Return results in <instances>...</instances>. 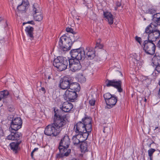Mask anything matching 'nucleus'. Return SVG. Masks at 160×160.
<instances>
[{"mask_svg":"<svg viewBox=\"0 0 160 160\" xmlns=\"http://www.w3.org/2000/svg\"><path fill=\"white\" fill-rule=\"evenodd\" d=\"M53 116V122L49 124L45 128L44 133L47 136L56 137L65 127L67 119L66 115H60L59 111H55Z\"/></svg>","mask_w":160,"mask_h":160,"instance_id":"obj_1","label":"nucleus"},{"mask_svg":"<svg viewBox=\"0 0 160 160\" xmlns=\"http://www.w3.org/2000/svg\"><path fill=\"white\" fill-rule=\"evenodd\" d=\"M157 28L155 25L151 23L146 28L142 37L145 36L144 34H147L148 40L153 42L156 41L160 37V31Z\"/></svg>","mask_w":160,"mask_h":160,"instance_id":"obj_2","label":"nucleus"},{"mask_svg":"<svg viewBox=\"0 0 160 160\" xmlns=\"http://www.w3.org/2000/svg\"><path fill=\"white\" fill-rule=\"evenodd\" d=\"M68 60L62 56H58L53 61V64L58 70L62 71L65 70L67 68Z\"/></svg>","mask_w":160,"mask_h":160,"instance_id":"obj_3","label":"nucleus"},{"mask_svg":"<svg viewBox=\"0 0 160 160\" xmlns=\"http://www.w3.org/2000/svg\"><path fill=\"white\" fill-rule=\"evenodd\" d=\"M72 41L70 38L64 34L60 38L58 42L59 47L63 51L69 50L71 48V45Z\"/></svg>","mask_w":160,"mask_h":160,"instance_id":"obj_4","label":"nucleus"},{"mask_svg":"<svg viewBox=\"0 0 160 160\" xmlns=\"http://www.w3.org/2000/svg\"><path fill=\"white\" fill-rule=\"evenodd\" d=\"M70 53L71 57L77 61L83 60L86 58L84 49L82 48L72 49Z\"/></svg>","mask_w":160,"mask_h":160,"instance_id":"obj_5","label":"nucleus"},{"mask_svg":"<svg viewBox=\"0 0 160 160\" xmlns=\"http://www.w3.org/2000/svg\"><path fill=\"white\" fill-rule=\"evenodd\" d=\"M143 50L147 54L150 55H153L154 54L156 47L153 42L146 40L143 42Z\"/></svg>","mask_w":160,"mask_h":160,"instance_id":"obj_6","label":"nucleus"},{"mask_svg":"<svg viewBox=\"0 0 160 160\" xmlns=\"http://www.w3.org/2000/svg\"><path fill=\"white\" fill-rule=\"evenodd\" d=\"M32 13L36 21L40 22L43 19L42 15L41 13V10L37 3H34L32 6Z\"/></svg>","mask_w":160,"mask_h":160,"instance_id":"obj_7","label":"nucleus"},{"mask_svg":"<svg viewBox=\"0 0 160 160\" xmlns=\"http://www.w3.org/2000/svg\"><path fill=\"white\" fill-rule=\"evenodd\" d=\"M122 82L121 80L107 79L105 82L106 85L108 87H112L117 89L119 92H122V89L121 88Z\"/></svg>","mask_w":160,"mask_h":160,"instance_id":"obj_8","label":"nucleus"},{"mask_svg":"<svg viewBox=\"0 0 160 160\" xmlns=\"http://www.w3.org/2000/svg\"><path fill=\"white\" fill-rule=\"evenodd\" d=\"M72 81V79L70 77H64L60 80L58 87L62 90L67 89L69 88Z\"/></svg>","mask_w":160,"mask_h":160,"instance_id":"obj_9","label":"nucleus"},{"mask_svg":"<svg viewBox=\"0 0 160 160\" xmlns=\"http://www.w3.org/2000/svg\"><path fill=\"white\" fill-rule=\"evenodd\" d=\"M78 94L75 91L67 89L63 95L64 99L70 102H74L77 99Z\"/></svg>","mask_w":160,"mask_h":160,"instance_id":"obj_10","label":"nucleus"},{"mask_svg":"<svg viewBox=\"0 0 160 160\" xmlns=\"http://www.w3.org/2000/svg\"><path fill=\"white\" fill-rule=\"evenodd\" d=\"M68 62L69 68L73 72L78 71L82 68V66L79 61L71 58L68 60Z\"/></svg>","mask_w":160,"mask_h":160,"instance_id":"obj_11","label":"nucleus"},{"mask_svg":"<svg viewBox=\"0 0 160 160\" xmlns=\"http://www.w3.org/2000/svg\"><path fill=\"white\" fill-rule=\"evenodd\" d=\"M22 125V121L20 117H16L10 122V127L12 130L17 131Z\"/></svg>","mask_w":160,"mask_h":160,"instance_id":"obj_12","label":"nucleus"},{"mask_svg":"<svg viewBox=\"0 0 160 160\" xmlns=\"http://www.w3.org/2000/svg\"><path fill=\"white\" fill-rule=\"evenodd\" d=\"M70 143L69 136L66 134L65 135L61 138L60 142L58 149L60 151H62V148L60 147L63 148V147H69Z\"/></svg>","mask_w":160,"mask_h":160,"instance_id":"obj_13","label":"nucleus"},{"mask_svg":"<svg viewBox=\"0 0 160 160\" xmlns=\"http://www.w3.org/2000/svg\"><path fill=\"white\" fill-rule=\"evenodd\" d=\"M69 147H63V148L60 147L62 148V151H60L59 150V153L56 154V158H63L64 157H67L70 153L71 149L68 148Z\"/></svg>","mask_w":160,"mask_h":160,"instance_id":"obj_14","label":"nucleus"},{"mask_svg":"<svg viewBox=\"0 0 160 160\" xmlns=\"http://www.w3.org/2000/svg\"><path fill=\"white\" fill-rule=\"evenodd\" d=\"M86 57L88 60H92L96 56L95 51L92 47H87L84 50Z\"/></svg>","mask_w":160,"mask_h":160,"instance_id":"obj_15","label":"nucleus"},{"mask_svg":"<svg viewBox=\"0 0 160 160\" xmlns=\"http://www.w3.org/2000/svg\"><path fill=\"white\" fill-rule=\"evenodd\" d=\"M14 132H12L11 134L8 135L6 138L8 140L17 141L21 140H20L22 137L21 133L18 132H17L16 131Z\"/></svg>","mask_w":160,"mask_h":160,"instance_id":"obj_16","label":"nucleus"},{"mask_svg":"<svg viewBox=\"0 0 160 160\" xmlns=\"http://www.w3.org/2000/svg\"><path fill=\"white\" fill-rule=\"evenodd\" d=\"M22 141V140H19L12 142L10 144L9 146L10 148L14 153H17L19 150L20 148H19V145L21 143Z\"/></svg>","mask_w":160,"mask_h":160,"instance_id":"obj_17","label":"nucleus"},{"mask_svg":"<svg viewBox=\"0 0 160 160\" xmlns=\"http://www.w3.org/2000/svg\"><path fill=\"white\" fill-rule=\"evenodd\" d=\"M117 102V97L114 95L109 100H106V103L108 109H110L115 106Z\"/></svg>","mask_w":160,"mask_h":160,"instance_id":"obj_18","label":"nucleus"},{"mask_svg":"<svg viewBox=\"0 0 160 160\" xmlns=\"http://www.w3.org/2000/svg\"><path fill=\"white\" fill-rule=\"evenodd\" d=\"M73 107V104L66 102H64L62 104V107H60L61 110L65 112H68L71 111Z\"/></svg>","mask_w":160,"mask_h":160,"instance_id":"obj_19","label":"nucleus"},{"mask_svg":"<svg viewBox=\"0 0 160 160\" xmlns=\"http://www.w3.org/2000/svg\"><path fill=\"white\" fill-rule=\"evenodd\" d=\"M85 125L81 121L78 122L74 127V128L76 127V129L75 130L76 133H82L84 132L85 130Z\"/></svg>","mask_w":160,"mask_h":160,"instance_id":"obj_20","label":"nucleus"},{"mask_svg":"<svg viewBox=\"0 0 160 160\" xmlns=\"http://www.w3.org/2000/svg\"><path fill=\"white\" fill-rule=\"evenodd\" d=\"M153 25H155V27H157L158 26H160V12L156 13L152 15V18Z\"/></svg>","mask_w":160,"mask_h":160,"instance_id":"obj_21","label":"nucleus"},{"mask_svg":"<svg viewBox=\"0 0 160 160\" xmlns=\"http://www.w3.org/2000/svg\"><path fill=\"white\" fill-rule=\"evenodd\" d=\"M103 16L109 24L111 25L113 24V15L110 12L108 11H103Z\"/></svg>","mask_w":160,"mask_h":160,"instance_id":"obj_22","label":"nucleus"},{"mask_svg":"<svg viewBox=\"0 0 160 160\" xmlns=\"http://www.w3.org/2000/svg\"><path fill=\"white\" fill-rule=\"evenodd\" d=\"M25 30L27 36L31 40H33V28L30 26H28L26 27Z\"/></svg>","mask_w":160,"mask_h":160,"instance_id":"obj_23","label":"nucleus"},{"mask_svg":"<svg viewBox=\"0 0 160 160\" xmlns=\"http://www.w3.org/2000/svg\"><path fill=\"white\" fill-rule=\"evenodd\" d=\"M81 136L78 134L73 136L72 137V143L73 145L76 146H79L83 142L82 140L81 139Z\"/></svg>","mask_w":160,"mask_h":160,"instance_id":"obj_24","label":"nucleus"},{"mask_svg":"<svg viewBox=\"0 0 160 160\" xmlns=\"http://www.w3.org/2000/svg\"><path fill=\"white\" fill-rule=\"evenodd\" d=\"M68 89L69 90H71L72 91H75L76 92H79L80 90V87L78 83L72 82V83H71Z\"/></svg>","mask_w":160,"mask_h":160,"instance_id":"obj_25","label":"nucleus"},{"mask_svg":"<svg viewBox=\"0 0 160 160\" xmlns=\"http://www.w3.org/2000/svg\"><path fill=\"white\" fill-rule=\"evenodd\" d=\"M90 145V143L87 141L82 142L79 146L82 152H86L88 151V148Z\"/></svg>","mask_w":160,"mask_h":160,"instance_id":"obj_26","label":"nucleus"},{"mask_svg":"<svg viewBox=\"0 0 160 160\" xmlns=\"http://www.w3.org/2000/svg\"><path fill=\"white\" fill-rule=\"evenodd\" d=\"M25 0H23L22 3L18 6L17 9L18 11H23L25 10L26 7L28 5V2H25Z\"/></svg>","mask_w":160,"mask_h":160,"instance_id":"obj_27","label":"nucleus"},{"mask_svg":"<svg viewBox=\"0 0 160 160\" xmlns=\"http://www.w3.org/2000/svg\"><path fill=\"white\" fill-rule=\"evenodd\" d=\"M152 65L153 67H155L160 64V56L159 55H156L155 54L152 58Z\"/></svg>","mask_w":160,"mask_h":160,"instance_id":"obj_28","label":"nucleus"},{"mask_svg":"<svg viewBox=\"0 0 160 160\" xmlns=\"http://www.w3.org/2000/svg\"><path fill=\"white\" fill-rule=\"evenodd\" d=\"M89 133L88 132L84 131L82 133H79L78 134L80 135V136H81V139L83 140V141H85L87 139Z\"/></svg>","mask_w":160,"mask_h":160,"instance_id":"obj_29","label":"nucleus"},{"mask_svg":"<svg viewBox=\"0 0 160 160\" xmlns=\"http://www.w3.org/2000/svg\"><path fill=\"white\" fill-rule=\"evenodd\" d=\"M92 118L90 117L86 116L82 119V122L85 125L91 123Z\"/></svg>","mask_w":160,"mask_h":160,"instance_id":"obj_30","label":"nucleus"},{"mask_svg":"<svg viewBox=\"0 0 160 160\" xmlns=\"http://www.w3.org/2000/svg\"><path fill=\"white\" fill-rule=\"evenodd\" d=\"M78 81L81 83H84L86 81V78L82 73H80L78 75Z\"/></svg>","mask_w":160,"mask_h":160,"instance_id":"obj_31","label":"nucleus"},{"mask_svg":"<svg viewBox=\"0 0 160 160\" xmlns=\"http://www.w3.org/2000/svg\"><path fill=\"white\" fill-rule=\"evenodd\" d=\"M1 96L2 99L7 98L9 94V92L7 90H4L0 92Z\"/></svg>","mask_w":160,"mask_h":160,"instance_id":"obj_32","label":"nucleus"},{"mask_svg":"<svg viewBox=\"0 0 160 160\" xmlns=\"http://www.w3.org/2000/svg\"><path fill=\"white\" fill-rule=\"evenodd\" d=\"M85 131L91 133L92 130L91 123L86 125L85 126Z\"/></svg>","mask_w":160,"mask_h":160,"instance_id":"obj_33","label":"nucleus"},{"mask_svg":"<svg viewBox=\"0 0 160 160\" xmlns=\"http://www.w3.org/2000/svg\"><path fill=\"white\" fill-rule=\"evenodd\" d=\"M103 97L106 102V100H109L112 98V95L111 94L109 93H107L103 95Z\"/></svg>","mask_w":160,"mask_h":160,"instance_id":"obj_34","label":"nucleus"},{"mask_svg":"<svg viewBox=\"0 0 160 160\" xmlns=\"http://www.w3.org/2000/svg\"><path fill=\"white\" fill-rule=\"evenodd\" d=\"M157 9L154 8H152L148 9L147 11L148 13H150L152 14H156V12Z\"/></svg>","mask_w":160,"mask_h":160,"instance_id":"obj_35","label":"nucleus"},{"mask_svg":"<svg viewBox=\"0 0 160 160\" xmlns=\"http://www.w3.org/2000/svg\"><path fill=\"white\" fill-rule=\"evenodd\" d=\"M156 151V149L152 148H151L148 150V156L149 157V158H153V154Z\"/></svg>","mask_w":160,"mask_h":160,"instance_id":"obj_36","label":"nucleus"},{"mask_svg":"<svg viewBox=\"0 0 160 160\" xmlns=\"http://www.w3.org/2000/svg\"><path fill=\"white\" fill-rule=\"evenodd\" d=\"M116 6L115 7L114 9L116 11L117 10L118 8L121 7L122 8L123 7V6L122 5L121 2H119L118 1H117L115 3Z\"/></svg>","mask_w":160,"mask_h":160,"instance_id":"obj_37","label":"nucleus"},{"mask_svg":"<svg viewBox=\"0 0 160 160\" xmlns=\"http://www.w3.org/2000/svg\"><path fill=\"white\" fill-rule=\"evenodd\" d=\"M66 31L67 32H70L73 34V37H75V35L76 34V32H75L73 29L71 28H67L66 29Z\"/></svg>","mask_w":160,"mask_h":160,"instance_id":"obj_38","label":"nucleus"},{"mask_svg":"<svg viewBox=\"0 0 160 160\" xmlns=\"http://www.w3.org/2000/svg\"><path fill=\"white\" fill-rule=\"evenodd\" d=\"M147 142H148L147 143V145L148 146L149 148L151 147V145L152 143H154V142L151 139H148L147 140Z\"/></svg>","mask_w":160,"mask_h":160,"instance_id":"obj_39","label":"nucleus"},{"mask_svg":"<svg viewBox=\"0 0 160 160\" xmlns=\"http://www.w3.org/2000/svg\"><path fill=\"white\" fill-rule=\"evenodd\" d=\"M8 109L9 111L11 112L14 111L15 110L14 106L11 105L8 106Z\"/></svg>","mask_w":160,"mask_h":160,"instance_id":"obj_40","label":"nucleus"},{"mask_svg":"<svg viewBox=\"0 0 160 160\" xmlns=\"http://www.w3.org/2000/svg\"><path fill=\"white\" fill-rule=\"evenodd\" d=\"M46 79H47V81L45 82L46 83H49L48 80L50 79H52V74H51L49 75H45Z\"/></svg>","mask_w":160,"mask_h":160,"instance_id":"obj_41","label":"nucleus"},{"mask_svg":"<svg viewBox=\"0 0 160 160\" xmlns=\"http://www.w3.org/2000/svg\"><path fill=\"white\" fill-rule=\"evenodd\" d=\"M135 40L140 44H141L142 41V39L140 37H138V36H136L135 38Z\"/></svg>","mask_w":160,"mask_h":160,"instance_id":"obj_42","label":"nucleus"},{"mask_svg":"<svg viewBox=\"0 0 160 160\" xmlns=\"http://www.w3.org/2000/svg\"><path fill=\"white\" fill-rule=\"evenodd\" d=\"M96 101L95 99H91L89 101V103L91 106H93L95 105Z\"/></svg>","mask_w":160,"mask_h":160,"instance_id":"obj_43","label":"nucleus"},{"mask_svg":"<svg viewBox=\"0 0 160 160\" xmlns=\"http://www.w3.org/2000/svg\"><path fill=\"white\" fill-rule=\"evenodd\" d=\"M155 70L158 73H160V64L155 66Z\"/></svg>","mask_w":160,"mask_h":160,"instance_id":"obj_44","label":"nucleus"},{"mask_svg":"<svg viewBox=\"0 0 160 160\" xmlns=\"http://www.w3.org/2000/svg\"><path fill=\"white\" fill-rule=\"evenodd\" d=\"M14 118H15L14 117V116L12 115H10L8 117V120L11 122L13 120Z\"/></svg>","mask_w":160,"mask_h":160,"instance_id":"obj_45","label":"nucleus"},{"mask_svg":"<svg viewBox=\"0 0 160 160\" xmlns=\"http://www.w3.org/2000/svg\"><path fill=\"white\" fill-rule=\"evenodd\" d=\"M26 23H28V24H30L32 25H34L35 24V22L33 21H29L27 22H23V25H24Z\"/></svg>","mask_w":160,"mask_h":160,"instance_id":"obj_46","label":"nucleus"},{"mask_svg":"<svg viewBox=\"0 0 160 160\" xmlns=\"http://www.w3.org/2000/svg\"><path fill=\"white\" fill-rule=\"evenodd\" d=\"M136 55L135 54V55L134 56L133 59L136 61V62H138L140 59L139 56H137L136 57Z\"/></svg>","mask_w":160,"mask_h":160,"instance_id":"obj_47","label":"nucleus"},{"mask_svg":"<svg viewBox=\"0 0 160 160\" xmlns=\"http://www.w3.org/2000/svg\"><path fill=\"white\" fill-rule=\"evenodd\" d=\"M4 136V134L3 131L2 129L0 130V136Z\"/></svg>","mask_w":160,"mask_h":160,"instance_id":"obj_48","label":"nucleus"},{"mask_svg":"<svg viewBox=\"0 0 160 160\" xmlns=\"http://www.w3.org/2000/svg\"><path fill=\"white\" fill-rule=\"evenodd\" d=\"M41 91H43L44 92V93H45L46 92V91L45 89V88L44 87H42L41 89H40Z\"/></svg>","mask_w":160,"mask_h":160,"instance_id":"obj_49","label":"nucleus"},{"mask_svg":"<svg viewBox=\"0 0 160 160\" xmlns=\"http://www.w3.org/2000/svg\"><path fill=\"white\" fill-rule=\"evenodd\" d=\"M142 101H143L145 102H146L147 101V99L145 97H144L143 98H142Z\"/></svg>","mask_w":160,"mask_h":160,"instance_id":"obj_50","label":"nucleus"},{"mask_svg":"<svg viewBox=\"0 0 160 160\" xmlns=\"http://www.w3.org/2000/svg\"><path fill=\"white\" fill-rule=\"evenodd\" d=\"M38 148H35L33 150L32 152H34L35 151H36L38 150Z\"/></svg>","mask_w":160,"mask_h":160,"instance_id":"obj_51","label":"nucleus"},{"mask_svg":"<svg viewBox=\"0 0 160 160\" xmlns=\"http://www.w3.org/2000/svg\"><path fill=\"white\" fill-rule=\"evenodd\" d=\"M33 152H32L31 154V156L32 158H33Z\"/></svg>","mask_w":160,"mask_h":160,"instance_id":"obj_52","label":"nucleus"},{"mask_svg":"<svg viewBox=\"0 0 160 160\" xmlns=\"http://www.w3.org/2000/svg\"><path fill=\"white\" fill-rule=\"evenodd\" d=\"M117 72V73H118L119 74H120L122 76V73L121 72L119 71H116Z\"/></svg>","mask_w":160,"mask_h":160,"instance_id":"obj_53","label":"nucleus"},{"mask_svg":"<svg viewBox=\"0 0 160 160\" xmlns=\"http://www.w3.org/2000/svg\"><path fill=\"white\" fill-rule=\"evenodd\" d=\"M3 20V18L1 17H0V22Z\"/></svg>","mask_w":160,"mask_h":160,"instance_id":"obj_54","label":"nucleus"},{"mask_svg":"<svg viewBox=\"0 0 160 160\" xmlns=\"http://www.w3.org/2000/svg\"><path fill=\"white\" fill-rule=\"evenodd\" d=\"M158 128H159L158 127H157V126L155 127V128L154 129V130H157V129H158Z\"/></svg>","mask_w":160,"mask_h":160,"instance_id":"obj_55","label":"nucleus"},{"mask_svg":"<svg viewBox=\"0 0 160 160\" xmlns=\"http://www.w3.org/2000/svg\"><path fill=\"white\" fill-rule=\"evenodd\" d=\"M76 19L77 20H78V21H79V20H80V19H79V17L76 18Z\"/></svg>","mask_w":160,"mask_h":160,"instance_id":"obj_56","label":"nucleus"},{"mask_svg":"<svg viewBox=\"0 0 160 160\" xmlns=\"http://www.w3.org/2000/svg\"><path fill=\"white\" fill-rule=\"evenodd\" d=\"M158 96L159 97V98H160V91H159V92L158 93Z\"/></svg>","mask_w":160,"mask_h":160,"instance_id":"obj_57","label":"nucleus"},{"mask_svg":"<svg viewBox=\"0 0 160 160\" xmlns=\"http://www.w3.org/2000/svg\"><path fill=\"white\" fill-rule=\"evenodd\" d=\"M2 97L1 96L0 97V101H1L2 99Z\"/></svg>","mask_w":160,"mask_h":160,"instance_id":"obj_58","label":"nucleus"},{"mask_svg":"<svg viewBox=\"0 0 160 160\" xmlns=\"http://www.w3.org/2000/svg\"><path fill=\"white\" fill-rule=\"evenodd\" d=\"M150 160H153V158H150Z\"/></svg>","mask_w":160,"mask_h":160,"instance_id":"obj_59","label":"nucleus"},{"mask_svg":"<svg viewBox=\"0 0 160 160\" xmlns=\"http://www.w3.org/2000/svg\"><path fill=\"white\" fill-rule=\"evenodd\" d=\"M16 97L17 98H18V96H16Z\"/></svg>","mask_w":160,"mask_h":160,"instance_id":"obj_60","label":"nucleus"},{"mask_svg":"<svg viewBox=\"0 0 160 160\" xmlns=\"http://www.w3.org/2000/svg\"><path fill=\"white\" fill-rule=\"evenodd\" d=\"M102 48V47H99V48Z\"/></svg>","mask_w":160,"mask_h":160,"instance_id":"obj_61","label":"nucleus"},{"mask_svg":"<svg viewBox=\"0 0 160 160\" xmlns=\"http://www.w3.org/2000/svg\"><path fill=\"white\" fill-rule=\"evenodd\" d=\"M159 91H160V89H159Z\"/></svg>","mask_w":160,"mask_h":160,"instance_id":"obj_62","label":"nucleus"}]
</instances>
